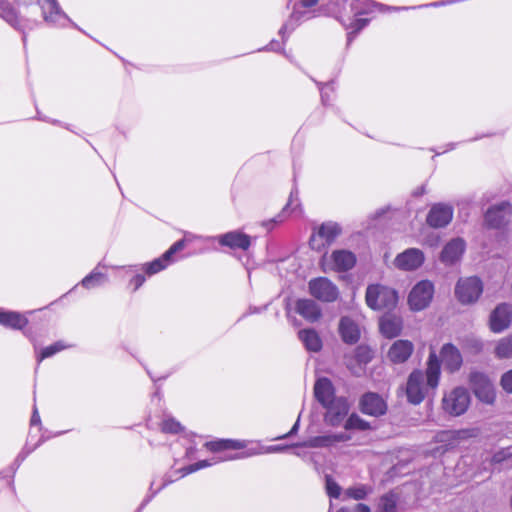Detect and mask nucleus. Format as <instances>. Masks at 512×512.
Here are the masks:
<instances>
[{
    "mask_svg": "<svg viewBox=\"0 0 512 512\" xmlns=\"http://www.w3.org/2000/svg\"><path fill=\"white\" fill-rule=\"evenodd\" d=\"M41 4L44 18L49 22L68 21L57 0H38Z\"/></svg>",
    "mask_w": 512,
    "mask_h": 512,
    "instance_id": "nucleus-26",
    "label": "nucleus"
},
{
    "mask_svg": "<svg viewBox=\"0 0 512 512\" xmlns=\"http://www.w3.org/2000/svg\"><path fill=\"white\" fill-rule=\"evenodd\" d=\"M380 331L387 338L397 337L402 330V320L394 315H385L380 319Z\"/></svg>",
    "mask_w": 512,
    "mask_h": 512,
    "instance_id": "nucleus-27",
    "label": "nucleus"
},
{
    "mask_svg": "<svg viewBox=\"0 0 512 512\" xmlns=\"http://www.w3.org/2000/svg\"><path fill=\"white\" fill-rule=\"evenodd\" d=\"M440 377V363L435 352H431L425 373L420 370L413 371L407 380L406 396L409 403L420 404L428 391L436 389Z\"/></svg>",
    "mask_w": 512,
    "mask_h": 512,
    "instance_id": "nucleus-2",
    "label": "nucleus"
},
{
    "mask_svg": "<svg viewBox=\"0 0 512 512\" xmlns=\"http://www.w3.org/2000/svg\"><path fill=\"white\" fill-rule=\"evenodd\" d=\"M105 281H106V275L95 269L89 275H87L85 278H83L81 283H82L83 287L90 289V288H93V287H96V286L102 284Z\"/></svg>",
    "mask_w": 512,
    "mask_h": 512,
    "instance_id": "nucleus-36",
    "label": "nucleus"
},
{
    "mask_svg": "<svg viewBox=\"0 0 512 512\" xmlns=\"http://www.w3.org/2000/svg\"><path fill=\"white\" fill-rule=\"evenodd\" d=\"M337 512H350V511L346 508H341Z\"/></svg>",
    "mask_w": 512,
    "mask_h": 512,
    "instance_id": "nucleus-53",
    "label": "nucleus"
},
{
    "mask_svg": "<svg viewBox=\"0 0 512 512\" xmlns=\"http://www.w3.org/2000/svg\"><path fill=\"white\" fill-rule=\"evenodd\" d=\"M67 346H65L61 341L56 342L48 347H45L41 353L37 356L38 363L41 362L43 359L53 356L54 354L62 351Z\"/></svg>",
    "mask_w": 512,
    "mask_h": 512,
    "instance_id": "nucleus-38",
    "label": "nucleus"
},
{
    "mask_svg": "<svg viewBox=\"0 0 512 512\" xmlns=\"http://www.w3.org/2000/svg\"><path fill=\"white\" fill-rule=\"evenodd\" d=\"M397 497L393 493L383 495L378 503L377 512H396Z\"/></svg>",
    "mask_w": 512,
    "mask_h": 512,
    "instance_id": "nucleus-34",
    "label": "nucleus"
},
{
    "mask_svg": "<svg viewBox=\"0 0 512 512\" xmlns=\"http://www.w3.org/2000/svg\"><path fill=\"white\" fill-rule=\"evenodd\" d=\"M465 251V242L460 239H452L443 248L440 260L445 265H453L460 260Z\"/></svg>",
    "mask_w": 512,
    "mask_h": 512,
    "instance_id": "nucleus-17",
    "label": "nucleus"
},
{
    "mask_svg": "<svg viewBox=\"0 0 512 512\" xmlns=\"http://www.w3.org/2000/svg\"><path fill=\"white\" fill-rule=\"evenodd\" d=\"M512 216V204L501 202L493 205L485 213V222L491 228H500L506 225Z\"/></svg>",
    "mask_w": 512,
    "mask_h": 512,
    "instance_id": "nucleus-11",
    "label": "nucleus"
},
{
    "mask_svg": "<svg viewBox=\"0 0 512 512\" xmlns=\"http://www.w3.org/2000/svg\"><path fill=\"white\" fill-rule=\"evenodd\" d=\"M350 439L351 436L349 434L341 432L313 437L309 439L307 442H305L303 446L311 448L329 447L334 445L335 443L347 442Z\"/></svg>",
    "mask_w": 512,
    "mask_h": 512,
    "instance_id": "nucleus-21",
    "label": "nucleus"
},
{
    "mask_svg": "<svg viewBox=\"0 0 512 512\" xmlns=\"http://www.w3.org/2000/svg\"><path fill=\"white\" fill-rule=\"evenodd\" d=\"M453 218V207L437 203L433 205L427 215V223L433 228H442L447 226Z\"/></svg>",
    "mask_w": 512,
    "mask_h": 512,
    "instance_id": "nucleus-15",
    "label": "nucleus"
},
{
    "mask_svg": "<svg viewBox=\"0 0 512 512\" xmlns=\"http://www.w3.org/2000/svg\"><path fill=\"white\" fill-rule=\"evenodd\" d=\"M398 302L397 292L383 285H369L366 290V303L374 310H392Z\"/></svg>",
    "mask_w": 512,
    "mask_h": 512,
    "instance_id": "nucleus-3",
    "label": "nucleus"
},
{
    "mask_svg": "<svg viewBox=\"0 0 512 512\" xmlns=\"http://www.w3.org/2000/svg\"><path fill=\"white\" fill-rule=\"evenodd\" d=\"M344 428L346 430L365 431L370 429V424L367 421L360 418V416H358L357 414H352L346 420Z\"/></svg>",
    "mask_w": 512,
    "mask_h": 512,
    "instance_id": "nucleus-35",
    "label": "nucleus"
},
{
    "mask_svg": "<svg viewBox=\"0 0 512 512\" xmlns=\"http://www.w3.org/2000/svg\"><path fill=\"white\" fill-rule=\"evenodd\" d=\"M27 319L17 312L1 311L0 324L14 329H21L27 324Z\"/></svg>",
    "mask_w": 512,
    "mask_h": 512,
    "instance_id": "nucleus-31",
    "label": "nucleus"
},
{
    "mask_svg": "<svg viewBox=\"0 0 512 512\" xmlns=\"http://www.w3.org/2000/svg\"><path fill=\"white\" fill-rule=\"evenodd\" d=\"M497 358L506 359L512 357V334L500 339L494 349Z\"/></svg>",
    "mask_w": 512,
    "mask_h": 512,
    "instance_id": "nucleus-33",
    "label": "nucleus"
},
{
    "mask_svg": "<svg viewBox=\"0 0 512 512\" xmlns=\"http://www.w3.org/2000/svg\"><path fill=\"white\" fill-rule=\"evenodd\" d=\"M441 362L449 372H455L462 366V355L457 347L451 343L443 345L440 351Z\"/></svg>",
    "mask_w": 512,
    "mask_h": 512,
    "instance_id": "nucleus-18",
    "label": "nucleus"
},
{
    "mask_svg": "<svg viewBox=\"0 0 512 512\" xmlns=\"http://www.w3.org/2000/svg\"><path fill=\"white\" fill-rule=\"evenodd\" d=\"M317 4L325 13L339 20L345 29L360 32L366 28L370 18L365 15L374 7H383L370 0H300L293 7L291 22H303L315 16Z\"/></svg>",
    "mask_w": 512,
    "mask_h": 512,
    "instance_id": "nucleus-1",
    "label": "nucleus"
},
{
    "mask_svg": "<svg viewBox=\"0 0 512 512\" xmlns=\"http://www.w3.org/2000/svg\"><path fill=\"white\" fill-rule=\"evenodd\" d=\"M293 196H294V192H291L289 202L286 205V207L283 209V212L287 211V209L292 205Z\"/></svg>",
    "mask_w": 512,
    "mask_h": 512,
    "instance_id": "nucleus-50",
    "label": "nucleus"
},
{
    "mask_svg": "<svg viewBox=\"0 0 512 512\" xmlns=\"http://www.w3.org/2000/svg\"><path fill=\"white\" fill-rule=\"evenodd\" d=\"M205 447L209 449L211 452L216 453L230 449H242L245 447V443L239 440L220 439L216 441L206 442Z\"/></svg>",
    "mask_w": 512,
    "mask_h": 512,
    "instance_id": "nucleus-29",
    "label": "nucleus"
},
{
    "mask_svg": "<svg viewBox=\"0 0 512 512\" xmlns=\"http://www.w3.org/2000/svg\"><path fill=\"white\" fill-rule=\"evenodd\" d=\"M314 394L318 402L322 405H328L330 402L337 399L334 395V387L328 378H321L316 381L314 386Z\"/></svg>",
    "mask_w": 512,
    "mask_h": 512,
    "instance_id": "nucleus-22",
    "label": "nucleus"
},
{
    "mask_svg": "<svg viewBox=\"0 0 512 512\" xmlns=\"http://www.w3.org/2000/svg\"><path fill=\"white\" fill-rule=\"evenodd\" d=\"M356 512H371V510L367 505L360 503L356 505Z\"/></svg>",
    "mask_w": 512,
    "mask_h": 512,
    "instance_id": "nucleus-49",
    "label": "nucleus"
},
{
    "mask_svg": "<svg viewBox=\"0 0 512 512\" xmlns=\"http://www.w3.org/2000/svg\"><path fill=\"white\" fill-rule=\"evenodd\" d=\"M298 337L308 351L319 352L322 349V340L314 329L300 330Z\"/></svg>",
    "mask_w": 512,
    "mask_h": 512,
    "instance_id": "nucleus-28",
    "label": "nucleus"
},
{
    "mask_svg": "<svg viewBox=\"0 0 512 512\" xmlns=\"http://www.w3.org/2000/svg\"><path fill=\"white\" fill-rule=\"evenodd\" d=\"M482 291V282L477 277L460 279L455 288L456 297L463 304H470L477 301Z\"/></svg>",
    "mask_w": 512,
    "mask_h": 512,
    "instance_id": "nucleus-6",
    "label": "nucleus"
},
{
    "mask_svg": "<svg viewBox=\"0 0 512 512\" xmlns=\"http://www.w3.org/2000/svg\"><path fill=\"white\" fill-rule=\"evenodd\" d=\"M144 282L145 277L143 275H136L131 279V284L134 285V290H137Z\"/></svg>",
    "mask_w": 512,
    "mask_h": 512,
    "instance_id": "nucleus-45",
    "label": "nucleus"
},
{
    "mask_svg": "<svg viewBox=\"0 0 512 512\" xmlns=\"http://www.w3.org/2000/svg\"><path fill=\"white\" fill-rule=\"evenodd\" d=\"M0 16L14 29H19L17 12L7 0H0Z\"/></svg>",
    "mask_w": 512,
    "mask_h": 512,
    "instance_id": "nucleus-32",
    "label": "nucleus"
},
{
    "mask_svg": "<svg viewBox=\"0 0 512 512\" xmlns=\"http://www.w3.org/2000/svg\"><path fill=\"white\" fill-rule=\"evenodd\" d=\"M219 243L231 249L247 250L250 247V237L239 231H231L219 237Z\"/></svg>",
    "mask_w": 512,
    "mask_h": 512,
    "instance_id": "nucleus-20",
    "label": "nucleus"
},
{
    "mask_svg": "<svg viewBox=\"0 0 512 512\" xmlns=\"http://www.w3.org/2000/svg\"><path fill=\"white\" fill-rule=\"evenodd\" d=\"M423 252L417 248H409L397 255L394 265L400 270L413 271L418 269L424 263Z\"/></svg>",
    "mask_w": 512,
    "mask_h": 512,
    "instance_id": "nucleus-13",
    "label": "nucleus"
},
{
    "mask_svg": "<svg viewBox=\"0 0 512 512\" xmlns=\"http://www.w3.org/2000/svg\"><path fill=\"white\" fill-rule=\"evenodd\" d=\"M39 422H40V416L38 414L37 408L34 407V411H33L32 417H31V424L35 425Z\"/></svg>",
    "mask_w": 512,
    "mask_h": 512,
    "instance_id": "nucleus-47",
    "label": "nucleus"
},
{
    "mask_svg": "<svg viewBox=\"0 0 512 512\" xmlns=\"http://www.w3.org/2000/svg\"><path fill=\"white\" fill-rule=\"evenodd\" d=\"M414 345L409 340H397L395 341L388 351V358L391 362L395 364L404 363L409 359L411 354L413 353Z\"/></svg>",
    "mask_w": 512,
    "mask_h": 512,
    "instance_id": "nucleus-19",
    "label": "nucleus"
},
{
    "mask_svg": "<svg viewBox=\"0 0 512 512\" xmlns=\"http://www.w3.org/2000/svg\"><path fill=\"white\" fill-rule=\"evenodd\" d=\"M342 228L336 222H325L321 224L316 233L310 238V245L315 250H321L326 245H331L341 234Z\"/></svg>",
    "mask_w": 512,
    "mask_h": 512,
    "instance_id": "nucleus-7",
    "label": "nucleus"
},
{
    "mask_svg": "<svg viewBox=\"0 0 512 512\" xmlns=\"http://www.w3.org/2000/svg\"><path fill=\"white\" fill-rule=\"evenodd\" d=\"M373 357V352L366 346H358L356 349V358L359 362L368 363Z\"/></svg>",
    "mask_w": 512,
    "mask_h": 512,
    "instance_id": "nucleus-43",
    "label": "nucleus"
},
{
    "mask_svg": "<svg viewBox=\"0 0 512 512\" xmlns=\"http://www.w3.org/2000/svg\"><path fill=\"white\" fill-rule=\"evenodd\" d=\"M296 312L309 322H316L321 317V309L311 299H300L296 303Z\"/></svg>",
    "mask_w": 512,
    "mask_h": 512,
    "instance_id": "nucleus-25",
    "label": "nucleus"
},
{
    "mask_svg": "<svg viewBox=\"0 0 512 512\" xmlns=\"http://www.w3.org/2000/svg\"><path fill=\"white\" fill-rule=\"evenodd\" d=\"M284 29H286V27L281 28L278 32H279V33H282V32H284V31H283Z\"/></svg>",
    "mask_w": 512,
    "mask_h": 512,
    "instance_id": "nucleus-54",
    "label": "nucleus"
},
{
    "mask_svg": "<svg viewBox=\"0 0 512 512\" xmlns=\"http://www.w3.org/2000/svg\"><path fill=\"white\" fill-rule=\"evenodd\" d=\"M323 407L326 409L324 421L327 425L333 427L339 426L349 412V404L344 397H338Z\"/></svg>",
    "mask_w": 512,
    "mask_h": 512,
    "instance_id": "nucleus-10",
    "label": "nucleus"
},
{
    "mask_svg": "<svg viewBox=\"0 0 512 512\" xmlns=\"http://www.w3.org/2000/svg\"><path fill=\"white\" fill-rule=\"evenodd\" d=\"M434 295V285L429 280L418 282L410 291L408 304L413 311H421L428 307Z\"/></svg>",
    "mask_w": 512,
    "mask_h": 512,
    "instance_id": "nucleus-5",
    "label": "nucleus"
},
{
    "mask_svg": "<svg viewBox=\"0 0 512 512\" xmlns=\"http://www.w3.org/2000/svg\"><path fill=\"white\" fill-rule=\"evenodd\" d=\"M359 407L362 413L374 417L384 415L388 408L386 401L374 392L365 393L360 399Z\"/></svg>",
    "mask_w": 512,
    "mask_h": 512,
    "instance_id": "nucleus-12",
    "label": "nucleus"
},
{
    "mask_svg": "<svg viewBox=\"0 0 512 512\" xmlns=\"http://www.w3.org/2000/svg\"><path fill=\"white\" fill-rule=\"evenodd\" d=\"M310 294L323 302H333L339 296L337 286L326 277H318L309 281Z\"/></svg>",
    "mask_w": 512,
    "mask_h": 512,
    "instance_id": "nucleus-9",
    "label": "nucleus"
},
{
    "mask_svg": "<svg viewBox=\"0 0 512 512\" xmlns=\"http://www.w3.org/2000/svg\"><path fill=\"white\" fill-rule=\"evenodd\" d=\"M339 333L347 344H355L360 339L359 326L349 317H342L339 322Z\"/></svg>",
    "mask_w": 512,
    "mask_h": 512,
    "instance_id": "nucleus-23",
    "label": "nucleus"
},
{
    "mask_svg": "<svg viewBox=\"0 0 512 512\" xmlns=\"http://www.w3.org/2000/svg\"><path fill=\"white\" fill-rule=\"evenodd\" d=\"M479 433L480 431L478 428H467L451 432V435L455 440H465L468 438L477 437Z\"/></svg>",
    "mask_w": 512,
    "mask_h": 512,
    "instance_id": "nucleus-39",
    "label": "nucleus"
},
{
    "mask_svg": "<svg viewBox=\"0 0 512 512\" xmlns=\"http://www.w3.org/2000/svg\"><path fill=\"white\" fill-rule=\"evenodd\" d=\"M512 457V445L501 448L494 452V454L491 456L489 462L491 465H499L507 461Z\"/></svg>",
    "mask_w": 512,
    "mask_h": 512,
    "instance_id": "nucleus-37",
    "label": "nucleus"
},
{
    "mask_svg": "<svg viewBox=\"0 0 512 512\" xmlns=\"http://www.w3.org/2000/svg\"><path fill=\"white\" fill-rule=\"evenodd\" d=\"M470 385L475 396L482 402L492 404L495 400V391L490 379L483 373L472 372Z\"/></svg>",
    "mask_w": 512,
    "mask_h": 512,
    "instance_id": "nucleus-8",
    "label": "nucleus"
},
{
    "mask_svg": "<svg viewBox=\"0 0 512 512\" xmlns=\"http://www.w3.org/2000/svg\"><path fill=\"white\" fill-rule=\"evenodd\" d=\"M321 97H322L323 103H326V94L323 92V90L321 91Z\"/></svg>",
    "mask_w": 512,
    "mask_h": 512,
    "instance_id": "nucleus-52",
    "label": "nucleus"
},
{
    "mask_svg": "<svg viewBox=\"0 0 512 512\" xmlns=\"http://www.w3.org/2000/svg\"><path fill=\"white\" fill-rule=\"evenodd\" d=\"M246 455L244 452H240V453H233V454H227L223 457H214L212 459V462H209L208 460H201V461H198L194 464H191L189 466H187L184 470H185V473L186 474H189V473H193V472H196L202 468H205V467H208V466H211L213 463H218V462H221V461H227V460H234V459H239V458H244Z\"/></svg>",
    "mask_w": 512,
    "mask_h": 512,
    "instance_id": "nucleus-30",
    "label": "nucleus"
},
{
    "mask_svg": "<svg viewBox=\"0 0 512 512\" xmlns=\"http://www.w3.org/2000/svg\"><path fill=\"white\" fill-rule=\"evenodd\" d=\"M326 492L332 498H339L341 494V487L338 483L329 475H326Z\"/></svg>",
    "mask_w": 512,
    "mask_h": 512,
    "instance_id": "nucleus-41",
    "label": "nucleus"
},
{
    "mask_svg": "<svg viewBox=\"0 0 512 512\" xmlns=\"http://www.w3.org/2000/svg\"><path fill=\"white\" fill-rule=\"evenodd\" d=\"M368 489L364 485H360L357 487H350L345 491V495L348 498H352L355 500H362L364 499L368 494Z\"/></svg>",
    "mask_w": 512,
    "mask_h": 512,
    "instance_id": "nucleus-40",
    "label": "nucleus"
},
{
    "mask_svg": "<svg viewBox=\"0 0 512 512\" xmlns=\"http://www.w3.org/2000/svg\"><path fill=\"white\" fill-rule=\"evenodd\" d=\"M333 269L336 271H348L356 264V256L348 250H335L331 254Z\"/></svg>",
    "mask_w": 512,
    "mask_h": 512,
    "instance_id": "nucleus-24",
    "label": "nucleus"
},
{
    "mask_svg": "<svg viewBox=\"0 0 512 512\" xmlns=\"http://www.w3.org/2000/svg\"><path fill=\"white\" fill-rule=\"evenodd\" d=\"M280 48H281L280 43L275 40H271L269 45L267 46V49L271 50V51H278V50H280Z\"/></svg>",
    "mask_w": 512,
    "mask_h": 512,
    "instance_id": "nucleus-46",
    "label": "nucleus"
},
{
    "mask_svg": "<svg viewBox=\"0 0 512 512\" xmlns=\"http://www.w3.org/2000/svg\"><path fill=\"white\" fill-rule=\"evenodd\" d=\"M425 193V188L424 186H421L420 188H418L416 191H415V195H423Z\"/></svg>",
    "mask_w": 512,
    "mask_h": 512,
    "instance_id": "nucleus-51",
    "label": "nucleus"
},
{
    "mask_svg": "<svg viewBox=\"0 0 512 512\" xmlns=\"http://www.w3.org/2000/svg\"><path fill=\"white\" fill-rule=\"evenodd\" d=\"M185 247V239H181L175 242L160 258L153 260L145 265V271L149 275L160 272L165 269L168 263L171 261L172 256L181 251Z\"/></svg>",
    "mask_w": 512,
    "mask_h": 512,
    "instance_id": "nucleus-16",
    "label": "nucleus"
},
{
    "mask_svg": "<svg viewBox=\"0 0 512 512\" xmlns=\"http://www.w3.org/2000/svg\"><path fill=\"white\" fill-rule=\"evenodd\" d=\"M470 405V394L463 387H456L445 393L442 398L443 410L451 416L464 414Z\"/></svg>",
    "mask_w": 512,
    "mask_h": 512,
    "instance_id": "nucleus-4",
    "label": "nucleus"
},
{
    "mask_svg": "<svg viewBox=\"0 0 512 512\" xmlns=\"http://www.w3.org/2000/svg\"><path fill=\"white\" fill-rule=\"evenodd\" d=\"M182 430L181 424L174 419H166L162 423V431L165 433H179Z\"/></svg>",
    "mask_w": 512,
    "mask_h": 512,
    "instance_id": "nucleus-42",
    "label": "nucleus"
},
{
    "mask_svg": "<svg viewBox=\"0 0 512 512\" xmlns=\"http://www.w3.org/2000/svg\"><path fill=\"white\" fill-rule=\"evenodd\" d=\"M298 428H299V422L297 421V422L293 425L292 429H291L287 434H285L284 436H282L281 438H287V437H289V436H291V435L295 434V433L297 432Z\"/></svg>",
    "mask_w": 512,
    "mask_h": 512,
    "instance_id": "nucleus-48",
    "label": "nucleus"
},
{
    "mask_svg": "<svg viewBox=\"0 0 512 512\" xmlns=\"http://www.w3.org/2000/svg\"><path fill=\"white\" fill-rule=\"evenodd\" d=\"M501 386L506 392L512 393V369L502 375Z\"/></svg>",
    "mask_w": 512,
    "mask_h": 512,
    "instance_id": "nucleus-44",
    "label": "nucleus"
},
{
    "mask_svg": "<svg viewBox=\"0 0 512 512\" xmlns=\"http://www.w3.org/2000/svg\"><path fill=\"white\" fill-rule=\"evenodd\" d=\"M512 320V306L508 303H501L491 312L490 328L495 333L507 329Z\"/></svg>",
    "mask_w": 512,
    "mask_h": 512,
    "instance_id": "nucleus-14",
    "label": "nucleus"
}]
</instances>
